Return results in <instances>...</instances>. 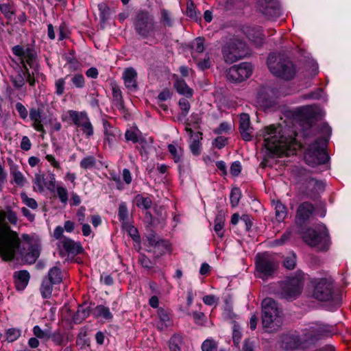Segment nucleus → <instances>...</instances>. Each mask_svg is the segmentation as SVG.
Listing matches in <instances>:
<instances>
[{
	"label": "nucleus",
	"mask_w": 351,
	"mask_h": 351,
	"mask_svg": "<svg viewBox=\"0 0 351 351\" xmlns=\"http://www.w3.org/2000/svg\"><path fill=\"white\" fill-rule=\"evenodd\" d=\"M0 11L8 19L11 21L13 16L15 14L14 7L10 3H1Z\"/></svg>",
	"instance_id": "c03bdc74"
},
{
	"label": "nucleus",
	"mask_w": 351,
	"mask_h": 351,
	"mask_svg": "<svg viewBox=\"0 0 351 351\" xmlns=\"http://www.w3.org/2000/svg\"><path fill=\"white\" fill-rule=\"evenodd\" d=\"M332 332L333 326H332L319 322L312 323L303 330V344L307 348L330 335Z\"/></svg>",
	"instance_id": "0eeeda50"
},
{
	"label": "nucleus",
	"mask_w": 351,
	"mask_h": 351,
	"mask_svg": "<svg viewBox=\"0 0 351 351\" xmlns=\"http://www.w3.org/2000/svg\"><path fill=\"white\" fill-rule=\"evenodd\" d=\"M57 245L61 256H65L69 254H78L82 251L80 244L69 238H63L58 242Z\"/></svg>",
	"instance_id": "a211bd4d"
},
{
	"label": "nucleus",
	"mask_w": 351,
	"mask_h": 351,
	"mask_svg": "<svg viewBox=\"0 0 351 351\" xmlns=\"http://www.w3.org/2000/svg\"><path fill=\"white\" fill-rule=\"evenodd\" d=\"M10 176L13 182L19 186H23L26 182V179L21 171L15 165L10 167Z\"/></svg>",
	"instance_id": "c756f323"
},
{
	"label": "nucleus",
	"mask_w": 351,
	"mask_h": 351,
	"mask_svg": "<svg viewBox=\"0 0 351 351\" xmlns=\"http://www.w3.org/2000/svg\"><path fill=\"white\" fill-rule=\"evenodd\" d=\"M304 274L298 271L295 276L289 278L282 285V295L287 300H292L299 295L303 287Z\"/></svg>",
	"instance_id": "9b49d317"
},
{
	"label": "nucleus",
	"mask_w": 351,
	"mask_h": 351,
	"mask_svg": "<svg viewBox=\"0 0 351 351\" xmlns=\"http://www.w3.org/2000/svg\"><path fill=\"white\" fill-rule=\"evenodd\" d=\"M12 82L16 88H21L25 85V70L20 69L15 75L11 77Z\"/></svg>",
	"instance_id": "72a5a7b5"
},
{
	"label": "nucleus",
	"mask_w": 351,
	"mask_h": 351,
	"mask_svg": "<svg viewBox=\"0 0 351 351\" xmlns=\"http://www.w3.org/2000/svg\"><path fill=\"white\" fill-rule=\"evenodd\" d=\"M136 77L137 73L133 68H127L123 71V79L125 86L128 90L134 91L136 89Z\"/></svg>",
	"instance_id": "b1692460"
},
{
	"label": "nucleus",
	"mask_w": 351,
	"mask_h": 351,
	"mask_svg": "<svg viewBox=\"0 0 351 351\" xmlns=\"http://www.w3.org/2000/svg\"><path fill=\"white\" fill-rule=\"evenodd\" d=\"M267 64L269 71L274 76L285 80H292L297 73L295 64L283 54L270 53L267 60Z\"/></svg>",
	"instance_id": "20e7f679"
},
{
	"label": "nucleus",
	"mask_w": 351,
	"mask_h": 351,
	"mask_svg": "<svg viewBox=\"0 0 351 351\" xmlns=\"http://www.w3.org/2000/svg\"><path fill=\"white\" fill-rule=\"evenodd\" d=\"M198 66V68L201 70H205L210 67L211 61L210 55L206 53L199 56L198 59H193Z\"/></svg>",
	"instance_id": "a19ab883"
},
{
	"label": "nucleus",
	"mask_w": 351,
	"mask_h": 351,
	"mask_svg": "<svg viewBox=\"0 0 351 351\" xmlns=\"http://www.w3.org/2000/svg\"><path fill=\"white\" fill-rule=\"evenodd\" d=\"M65 84H66L65 78L61 77V78H58V80H56V82H55V88H56L55 93L57 95L61 96L64 94V89H65Z\"/></svg>",
	"instance_id": "6e6d98bb"
},
{
	"label": "nucleus",
	"mask_w": 351,
	"mask_h": 351,
	"mask_svg": "<svg viewBox=\"0 0 351 351\" xmlns=\"http://www.w3.org/2000/svg\"><path fill=\"white\" fill-rule=\"evenodd\" d=\"M57 196L58 197L60 201L66 204L69 199V193L67 189L62 186H58L55 188Z\"/></svg>",
	"instance_id": "09e8293b"
},
{
	"label": "nucleus",
	"mask_w": 351,
	"mask_h": 351,
	"mask_svg": "<svg viewBox=\"0 0 351 351\" xmlns=\"http://www.w3.org/2000/svg\"><path fill=\"white\" fill-rule=\"evenodd\" d=\"M174 23L175 19L172 13L164 7H160L159 26L160 29L172 27Z\"/></svg>",
	"instance_id": "393cba45"
},
{
	"label": "nucleus",
	"mask_w": 351,
	"mask_h": 351,
	"mask_svg": "<svg viewBox=\"0 0 351 351\" xmlns=\"http://www.w3.org/2000/svg\"><path fill=\"white\" fill-rule=\"evenodd\" d=\"M216 348L215 342L210 339L205 340L202 345V351H214Z\"/></svg>",
	"instance_id": "0e129e2a"
},
{
	"label": "nucleus",
	"mask_w": 351,
	"mask_h": 351,
	"mask_svg": "<svg viewBox=\"0 0 351 351\" xmlns=\"http://www.w3.org/2000/svg\"><path fill=\"white\" fill-rule=\"evenodd\" d=\"M158 316L160 322L158 327L160 330H164L170 324L169 314L166 310L160 308L158 310Z\"/></svg>",
	"instance_id": "c9c22d12"
},
{
	"label": "nucleus",
	"mask_w": 351,
	"mask_h": 351,
	"mask_svg": "<svg viewBox=\"0 0 351 351\" xmlns=\"http://www.w3.org/2000/svg\"><path fill=\"white\" fill-rule=\"evenodd\" d=\"M296 264V255L293 252H290L285 258L284 266L288 269H293Z\"/></svg>",
	"instance_id": "3c124183"
},
{
	"label": "nucleus",
	"mask_w": 351,
	"mask_h": 351,
	"mask_svg": "<svg viewBox=\"0 0 351 351\" xmlns=\"http://www.w3.org/2000/svg\"><path fill=\"white\" fill-rule=\"evenodd\" d=\"M258 5L263 14L270 19L277 18L280 14V7L274 0H258Z\"/></svg>",
	"instance_id": "6ab92c4d"
},
{
	"label": "nucleus",
	"mask_w": 351,
	"mask_h": 351,
	"mask_svg": "<svg viewBox=\"0 0 351 351\" xmlns=\"http://www.w3.org/2000/svg\"><path fill=\"white\" fill-rule=\"evenodd\" d=\"M112 97L116 106L119 108H123V100L121 90L117 86L112 87Z\"/></svg>",
	"instance_id": "49530a36"
},
{
	"label": "nucleus",
	"mask_w": 351,
	"mask_h": 351,
	"mask_svg": "<svg viewBox=\"0 0 351 351\" xmlns=\"http://www.w3.org/2000/svg\"><path fill=\"white\" fill-rule=\"evenodd\" d=\"M221 53L224 61L232 64L248 54L246 44L237 37L229 38L222 46Z\"/></svg>",
	"instance_id": "423d86ee"
},
{
	"label": "nucleus",
	"mask_w": 351,
	"mask_h": 351,
	"mask_svg": "<svg viewBox=\"0 0 351 351\" xmlns=\"http://www.w3.org/2000/svg\"><path fill=\"white\" fill-rule=\"evenodd\" d=\"M314 211V206L309 202H303L297 210L295 221L299 226H302L307 221Z\"/></svg>",
	"instance_id": "aec40b11"
},
{
	"label": "nucleus",
	"mask_w": 351,
	"mask_h": 351,
	"mask_svg": "<svg viewBox=\"0 0 351 351\" xmlns=\"http://www.w3.org/2000/svg\"><path fill=\"white\" fill-rule=\"evenodd\" d=\"M245 34L252 40L254 45L258 47H261L264 40L263 30L260 27H247L244 29Z\"/></svg>",
	"instance_id": "5701e85b"
},
{
	"label": "nucleus",
	"mask_w": 351,
	"mask_h": 351,
	"mask_svg": "<svg viewBox=\"0 0 351 351\" xmlns=\"http://www.w3.org/2000/svg\"><path fill=\"white\" fill-rule=\"evenodd\" d=\"M132 27L136 36L141 40H153L160 35V27L151 12L141 9L132 17Z\"/></svg>",
	"instance_id": "7ed1b4c3"
},
{
	"label": "nucleus",
	"mask_w": 351,
	"mask_h": 351,
	"mask_svg": "<svg viewBox=\"0 0 351 351\" xmlns=\"http://www.w3.org/2000/svg\"><path fill=\"white\" fill-rule=\"evenodd\" d=\"M90 315V309L88 307L80 306L78 309L73 316V321L76 324L82 322Z\"/></svg>",
	"instance_id": "ea45409f"
},
{
	"label": "nucleus",
	"mask_w": 351,
	"mask_h": 351,
	"mask_svg": "<svg viewBox=\"0 0 351 351\" xmlns=\"http://www.w3.org/2000/svg\"><path fill=\"white\" fill-rule=\"evenodd\" d=\"M96 164L95 158L92 156L84 158L80 163V167L84 169H89L95 167Z\"/></svg>",
	"instance_id": "603ef678"
},
{
	"label": "nucleus",
	"mask_w": 351,
	"mask_h": 351,
	"mask_svg": "<svg viewBox=\"0 0 351 351\" xmlns=\"http://www.w3.org/2000/svg\"><path fill=\"white\" fill-rule=\"evenodd\" d=\"M241 197V190L237 187L233 188L231 191L230 195V204L232 207H236L239 204Z\"/></svg>",
	"instance_id": "8fccbe9b"
},
{
	"label": "nucleus",
	"mask_w": 351,
	"mask_h": 351,
	"mask_svg": "<svg viewBox=\"0 0 351 351\" xmlns=\"http://www.w3.org/2000/svg\"><path fill=\"white\" fill-rule=\"evenodd\" d=\"M20 330L16 328H10L5 333L6 340L9 342L14 341L20 337Z\"/></svg>",
	"instance_id": "4d7b16f0"
},
{
	"label": "nucleus",
	"mask_w": 351,
	"mask_h": 351,
	"mask_svg": "<svg viewBox=\"0 0 351 351\" xmlns=\"http://www.w3.org/2000/svg\"><path fill=\"white\" fill-rule=\"evenodd\" d=\"M15 287L18 291H23L28 285L30 275L26 270L14 272V274Z\"/></svg>",
	"instance_id": "a878e982"
},
{
	"label": "nucleus",
	"mask_w": 351,
	"mask_h": 351,
	"mask_svg": "<svg viewBox=\"0 0 351 351\" xmlns=\"http://www.w3.org/2000/svg\"><path fill=\"white\" fill-rule=\"evenodd\" d=\"M195 322L199 325H203L206 322V315L204 313L195 311L193 313Z\"/></svg>",
	"instance_id": "774afa93"
},
{
	"label": "nucleus",
	"mask_w": 351,
	"mask_h": 351,
	"mask_svg": "<svg viewBox=\"0 0 351 351\" xmlns=\"http://www.w3.org/2000/svg\"><path fill=\"white\" fill-rule=\"evenodd\" d=\"M12 53L20 58L21 62L24 69V64H28L30 67L36 68L38 66L36 63V54L35 51L30 47H23L21 45H16L12 48Z\"/></svg>",
	"instance_id": "dca6fc26"
},
{
	"label": "nucleus",
	"mask_w": 351,
	"mask_h": 351,
	"mask_svg": "<svg viewBox=\"0 0 351 351\" xmlns=\"http://www.w3.org/2000/svg\"><path fill=\"white\" fill-rule=\"evenodd\" d=\"M68 114L73 123L80 129L86 138H88L93 135V126L86 112L71 110L68 111Z\"/></svg>",
	"instance_id": "ddd939ff"
},
{
	"label": "nucleus",
	"mask_w": 351,
	"mask_h": 351,
	"mask_svg": "<svg viewBox=\"0 0 351 351\" xmlns=\"http://www.w3.org/2000/svg\"><path fill=\"white\" fill-rule=\"evenodd\" d=\"M239 131L244 141H250L252 140L253 128L250 125V119L247 114H241L240 116Z\"/></svg>",
	"instance_id": "4be33fe9"
},
{
	"label": "nucleus",
	"mask_w": 351,
	"mask_h": 351,
	"mask_svg": "<svg viewBox=\"0 0 351 351\" xmlns=\"http://www.w3.org/2000/svg\"><path fill=\"white\" fill-rule=\"evenodd\" d=\"M71 82L74 87L77 88H82L85 86V78L81 73H76L71 76Z\"/></svg>",
	"instance_id": "de8ad7c7"
},
{
	"label": "nucleus",
	"mask_w": 351,
	"mask_h": 351,
	"mask_svg": "<svg viewBox=\"0 0 351 351\" xmlns=\"http://www.w3.org/2000/svg\"><path fill=\"white\" fill-rule=\"evenodd\" d=\"M168 150L176 163L182 162L183 151L180 147L176 146L173 144H169L168 145Z\"/></svg>",
	"instance_id": "4c0bfd02"
},
{
	"label": "nucleus",
	"mask_w": 351,
	"mask_h": 351,
	"mask_svg": "<svg viewBox=\"0 0 351 351\" xmlns=\"http://www.w3.org/2000/svg\"><path fill=\"white\" fill-rule=\"evenodd\" d=\"M302 238L307 245L318 250H326L329 245L328 232L324 225H319L315 229H307Z\"/></svg>",
	"instance_id": "6e6552de"
},
{
	"label": "nucleus",
	"mask_w": 351,
	"mask_h": 351,
	"mask_svg": "<svg viewBox=\"0 0 351 351\" xmlns=\"http://www.w3.org/2000/svg\"><path fill=\"white\" fill-rule=\"evenodd\" d=\"M204 50V39L198 37L195 40L193 45L192 57L193 59H198L199 56H202Z\"/></svg>",
	"instance_id": "473e14b6"
},
{
	"label": "nucleus",
	"mask_w": 351,
	"mask_h": 351,
	"mask_svg": "<svg viewBox=\"0 0 351 351\" xmlns=\"http://www.w3.org/2000/svg\"><path fill=\"white\" fill-rule=\"evenodd\" d=\"M138 262L141 263V265L147 269H150L153 267V263L150 261V259L147 257L143 254H140L138 256Z\"/></svg>",
	"instance_id": "e2e57ef3"
},
{
	"label": "nucleus",
	"mask_w": 351,
	"mask_h": 351,
	"mask_svg": "<svg viewBox=\"0 0 351 351\" xmlns=\"http://www.w3.org/2000/svg\"><path fill=\"white\" fill-rule=\"evenodd\" d=\"M103 126L105 135L104 141L111 147L121 136V131L118 128L112 127L107 121H103Z\"/></svg>",
	"instance_id": "412c9836"
},
{
	"label": "nucleus",
	"mask_w": 351,
	"mask_h": 351,
	"mask_svg": "<svg viewBox=\"0 0 351 351\" xmlns=\"http://www.w3.org/2000/svg\"><path fill=\"white\" fill-rule=\"evenodd\" d=\"M136 204L138 208L143 209H149L151 208L152 202L149 197H143V195H138L136 198Z\"/></svg>",
	"instance_id": "a18cd8bd"
},
{
	"label": "nucleus",
	"mask_w": 351,
	"mask_h": 351,
	"mask_svg": "<svg viewBox=\"0 0 351 351\" xmlns=\"http://www.w3.org/2000/svg\"><path fill=\"white\" fill-rule=\"evenodd\" d=\"M282 324L276 302L270 298L262 302V324L268 332L278 330Z\"/></svg>",
	"instance_id": "39448f33"
},
{
	"label": "nucleus",
	"mask_w": 351,
	"mask_h": 351,
	"mask_svg": "<svg viewBox=\"0 0 351 351\" xmlns=\"http://www.w3.org/2000/svg\"><path fill=\"white\" fill-rule=\"evenodd\" d=\"M125 137L127 141L137 143L138 141V131L135 129L127 130Z\"/></svg>",
	"instance_id": "bf43d9fd"
},
{
	"label": "nucleus",
	"mask_w": 351,
	"mask_h": 351,
	"mask_svg": "<svg viewBox=\"0 0 351 351\" xmlns=\"http://www.w3.org/2000/svg\"><path fill=\"white\" fill-rule=\"evenodd\" d=\"M174 88L180 95H185L187 97H191L193 95V89L189 88L186 82L182 79H176L174 83Z\"/></svg>",
	"instance_id": "c85d7f7f"
},
{
	"label": "nucleus",
	"mask_w": 351,
	"mask_h": 351,
	"mask_svg": "<svg viewBox=\"0 0 351 351\" xmlns=\"http://www.w3.org/2000/svg\"><path fill=\"white\" fill-rule=\"evenodd\" d=\"M93 314L97 318L103 317L106 320H111L113 317L112 314L110 311L109 308L103 305L97 306L94 308Z\"/></svg>",
	"instance_id": "2f4dec72"
},
{
	"label": "nucleus",
	"mask_w": 351,
	"mask_h": 351,
	"mask_svg": "<svg viewBox=\"0 0 351 351\" xmlns=\"http://www.w3.org/2000/svg\"><path fill=\"white\" fill-rule=\"evenodd\" d=\"M179 106L181 109V114L183 117H186L189 113L191 105L187 99L182 98L179 101Z\"/></svg>",
	"instance_id": "13d9d810"
},
{
	"label": "nucleus",
	"mask_w": 351,
	"mask_h": 351,
	"mask_svg": "<svg viewBox=\"0 0 351 351\" xmlns=\"http://www.w3.org/2000/svg\"><path fill=\"white\" fill-rule=\"evenodd\" d=\"M186 15L193 19H195V20H197L198 18H199V15L200 14V13H197L195 10V8L194 6V4L193 2H190L187 4V8H186Z\"/></svg>",
	"instance_id": "052dcab7"
},
{
	"label": "nucleus",
	"mask_w": 351,
	"mask_h": 351,
	"mask_svg": "<svg viewBox=\"0 0 351 351\" xmlns=\"http://www.w3.org/2000/svg\"><path fill=\"white\" fill-rule=\"evenodd\" d=\"M50 336V339H51L56 345H61L62 343L63 335L59 330L54 332H51Z\"/></svg>",
	"instance_id": "338daca9"
},
{
	"label": "nucleus",
	"mask_w": 351,
	"mask_h": 351,
	"mask_svg": "<svg viewBox=\"0 0 351 351\" xmlns=\"http://www.w3.org/2000/svg\"><path fill=\"white\" fill-rule=\"evenodd\" d=\"M29 118L32 121V127L38 132H44L42 123V113L38 108H32L29 110Z\"/></svg>",
	"instance_id": "cd10ccee"
},
{
	"label": "nucleus",
	"mask_w": 351,
	"mask_h": 351,
	"mask_svg": "<svg viewBox=\"0 0 351 351\" xmlns=\"http://www.w3.org/2000/svg\"><path fill=\"white\" fill-rule=\"evenodd\" d=\"M21 197L23 204H25L29 208L36 210L38 208V204L36 201L32 197H29L25 193H21Z\"/></svg>",
	"instance_id": "864d4df0"
},
{
	"label": "nucleus",
	"mask_w": 351,
	"mask_h": 351,
	"mask_svg": "<svg viewBox=\"0 0 351 351\" xmlns=\"http://www.w3.org/2000/svg\"><path fill=\"white\" fill-rule=\"evenodd\" d=\"M53 285L50 280L45 278L43 280L40 291L43 298H49L53 291Z\"/></svg>",
	"instance_id": "58836bf2"
},
{
	"label": "nucleus",
	"mask_w": 351,
	"mask_h": 351,
	"mask_svg": "<svg viewBox=\"0 0 351 351\" xmlns=\"http://www.w3.org/2000/svg\"><path fill=\"white\" fill-rule=\"evenodd\" d=\"M324 190L322 182L314 179L310 178L306 182V195L310 198H315L320 191Z\"/></svg>",
	"instance_id": "bb28decb"
},
{
	"label": "nucleus",
	"mask_w": 351,
	"mask_h": 351,
	"mask_svg": "<svg viewBox=\"0 0 351 351\" xmlns=\"http://www.w3.org/2000/svg\"><path fill=\"white\" fill-rule=\"evenodd\" d=\"M51 330L49 326L45 328H41L40 326L36 325L33 328V333L35 337L40 339L44 342H47L50 339Z\"/></svg>",
	"instance_id": "7c9ffc66"
},
{
	"label": "nucleus",
	"mask_w": 351,
	"mask_h": 351,
	"mask_svg": "<svg viewBox=\"0 0 351 351\" xmlns=\"http://www.w3.org/2000/svg\"><path fill=\"white\" fill-rule=\"evenodd\" d=\"M311 282L313 286V298L319 301H329L332 298L334 286L331 278H317Z\"/></svg>",
	"instance_id": "9d476101"
},
{
	"label": "nucleus",
	"mask_w": 351,
	"mask_h": 351,
	"mask_svg": "<svg viewBox=\"0 0 351 351\" xmlns=\"http://www.w3.org/2000/svg\"><path fill=\"white\" fill-rule=\"evenodd\" d=\"M273 206H274L276 219L279 222L282 221L287 216V208L285 206L282 204L280 201H274Z\"/></svg>",
	"instance_id": "f704fd0d"
},
{
	"label": "nucleus",
	"mask_w": 351,
	"mask_h": 351,
	"mask_svg": "<svg viewBox=\"0 0 351 351\" xmlns=\"http://www.w3.org/2000/svg\"><path fill=\"white\" fill-rule=\"evenodd\" d=\"M15 108L20 117L23 120L26 119L28 116V112L25 106L21 103L18 102L16 104Z\"/></svg>",
	"instance_id": "69168bd1"
},
{
	"label": "nucleus",
	"mask_w": 351,
	"mask_h": 351,
	"mask_svg": "<svg viewBox=\"0 0 351 351\" xmlns=\"http://www.w3.org/2000/svg\"><path fill=\"white\" fill-rule=\"evenodd\" d=\"M118 216L120 221H125L128 220V208L125 203L123 202L119 204Z\"/></svg>",
	"instance_id": "680f3d73"
},
{
	"label": "nucleus",
	"mask_w": 351,
	"mask_h": 351,
	"mask_svg": "<svg viewBox=\"0 0 351 351\" xmlns=\"http://www.w3.org/2000/svg\"><path fill=\"white\" fill-rule=\"evenodd\" d=\"M252 73V65L250 63L243 62L230 67L227 73V78L234 82H241L247 79Z\"/></svg>",
	"instance_id": "4468645a"
},
{
	"label": "nucleus",
	"mask_w": 351,
	"mask_h": 351,
	"mask_svg": "<svg viewBox=\"0 0 351 351\" xmlns=\"http://www.w3.org/2000/svg\"><path fill=\"white\" fill-rule=\"evenodd\" d=\"M46 278L54 285L60 283L62 280V276L60 268L57 267L51 268L48 272V276Z\"/></svg>",
	"instance_id": "e433bc0d"
},
{
	"label": "nucleus",
	"mask_w": 351,
	"mask_h": 351,
	"mask_svg": "<svg viewBox=\"0 0 351 351\" xmlns=\"http://www.w3.org/2000/svg\"><path fill=\"white\" fill-rule=\"evenodd\" d=\"M201 133L197 132L194 135V138L190 144V149L192 154L195 156H199L201 153V143L199 142V138H201L200 136Z\"/></svg>",
	"instance_id": "79ce46f5"
},
{
	"label": "nucleus",
	"mask_w": 351,
	"mask_h": 351,
	"mask_svg": "<svg viewBox=\"0 0 351 351\" xmlns=\"http://www.w3.org/2000/svg\"><path fill=\"white\" fill-rule=\"evenodd\" d=\"M261 135L264 138L265 148L271 153L286 156L295 154L297 144L295 138L285 136L282 126H266L262 130Z\"/></svg>",
	"instance_id": "f03ea898"
},
{
	"label": "nucleus",
	"mask_w": 351,
	"mask_h": 351,
	"mask_svg": "<svg viewBox=\"0 0 351 351\" xmlns=\"http://www.w3.org/2000/svg\"><path fill=\"white\" fill-rule=\"evenodd\" d=\"M326 138H318L311 144L304 155L306 163L311 166L326 163L329 160L326 152Z\"/></svg>",
	"instance_id": "1a4fd4ad"
},
{
	"label": "nucleus",
	"mask_w": 351,
	"mask_h": 351,
	"mask_svg": "<svg viewBox=\"0 0 351 351\" xmlns=\"http://www.w3.org/2000/svg\"><path fill=\"white\" fill-rule=\"evenodd\" d=\"M5 219L12 225L18 223L17 215L10 206L0 210V256L9 261L18 253L25 263H34L40 256L38 241L27 234H22L21 241L17 232L12 230L10 226L5 223Z\"/></svg>",
	"instance_id": "f257e3e1"
},
{
	"label": "nucleus",
	"mask_w": 351,
	"mask_h": 351,
	"mask_svg": "<svg viewBox=\"0 0 351 351\" xmlns=\"http://www.w3.org/2000/svg\"><path fill=\"white\" fill-rule=\"evenodd\" d=\"M280 347L285 350L291 351L298 348H306L303 339L296 333H287L281 336Z\"/></svg>",
	"instance_id": "f3484780"
},
{
	"label": "nucleus",
	"mask_w": 351,
	"mask_h": 351,
	"mask_svg": "<svg viewBox=\"0 0 351 351\" xmlns=\"http://www.w3.org/2000/svg\"><path fill=\"white\" fill-rule=\"evenodd\" d=\"M56 182L55 175L52 173L47 176L42 173H36L33 180L34 190L36 192L43 193L45 188H46L49 191L54 192Z\"/></svg>",
	"instance_id": "2eb2a0df"
},
{
	"label": "nucleus",
	"mask_w": 351,
	"mask_h": 351,
	"mask_svg": "<svg viewBox=\"0 0 351 351\" xmlns=\"http://www.w3.org/2000/svg\"><path fill=\"white\" fill-rule=\"evenodd\" d=\"M224 216L221 214L217 215L215 219L214 230L219 237H222L223 236V228L224 226Z\"/></svg>",
	"instance_id": "37998d69"
},
{
	"label": "nucleus",
	"mask_w": 351,
	"mask_h": 351,
	"mask_svg": "<svg viewBox=\"0 0 351 351\" xmlns=\"http://www.w3.org/2000/svg\"><path fill=\"white\" fill-rule=\"evenodd\" d=\"M255 259L256 269L261 278L271 276L278 267L276 261L267 253L258 254Z\"/></svg>",
	"instance_id": "f8f14e48"
},
{
	"label": "nucleus",
	"mask_w": 351,
	"mask_h": 351,
	"mask_svg": "<svg viewBox=\"0 0 351 351\" xmlns=\"http://www.w3.org/2000/svg\"><path fill=\"white\" fill-rule=\"evenodd\" d=\"M182 339L178 335H173L169 340L170 351H180Z\"/></svg>",
	"instance_id": "5fc2aeb1"
}]
</instances>
